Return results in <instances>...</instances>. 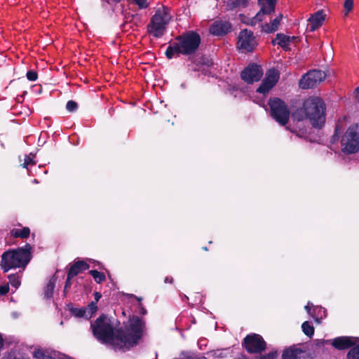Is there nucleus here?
Instances as JSON below:
<instances>
[{"mask_svg": "<svg viewBox=\"0 0 359 359\" xmlns=\"http://www.w3.org/2000/svg\"><path fill=\"white\" fill-rule=\"evenodd\" d=\"M93 336L102 344L114 350L127 351L137 344L142 336L144 323L138 317L130 318L124 330H115L111 320L106 316H100L91 323Z\"/></svg>", "mask_w": 359, "mask_h": 359, "instance_id": "obj_1", "label": "nucleus"}, {"mask_svg": "<svg viewBox=\"0 0 359 359\" xmlns=\"http://www.w3.org/2000/svg\"><path fill=\"white\" fill-rule=\"evenodd\" d=\"M292 117L298 121L309 119L313 127L320 128L325 122V103L319 97H309L293 113Z\"/></svg>", "mask_w": 359, "mask_h": 359, "instance_id": "obj_2", "label": "nucleus"}, {"mask_svg": "<svg viewBox=\"0 0 359 359\" xmlns=\"http://www.w3.org/2000/svg\"><path fill=\"white\" fill-rule=\"evenodd\" d=\"M31 249L30 245L26 244L24 248L5 252L1 261V266L4 272L13 268L25 267L29 262Z\"/></svg>", "mask_w": 359, "mask_h": 359, "instance_id": "obj_3", "label": "nucleus"}, {"mask_svg": "<svg viewBox=\"0 0 359 359\" xmlns=\"http://www.w3.org/2000/svg\"><path fill=\"white\" fill-rule=\"evenodd\" d=\"M171 18L172 15L169 8L162 7L157 9L148 25V32L156 38L162 36Z\"/></svg>", "mask_w": 359, "mask_h": 359, "instance_id": "obj_4", "label": "nucleus"}, {"mask_svg": "<svg viewBox=\"0 0 359 359\" xmlns=\"http://www.w3.org/2000/svg\"><path fill=\"white\" fill-rule=\"evenodd\" d=\"M271 116L280 125L287 124L290 117V110L287 104L278 97L270 98L269 100Z\"/></svg>", "mask_w": 359, "mask_h": 359, "instance_id": "obj_5", "label": "nucleus"}, {"mask_svg": "<svg viewBox=\"0 0 359 359\" xmlns=\"http://www.w3.org/2000/svg\"><path fill=\"white\" fill-rule=\"evenodd\" d=\"M180 53L183 55H190L196 51L200 43L201 37L197 33L189 31L177 39Z\"/></svg>", "mask_w": 359, "mask_h": 359, "instance_id": "obj_6", "label": "nucleus"}, {"mask_svg": "<svg viewBox=\"0 0 359 359\" xmlns=\"http://www.w3.org/2000/svg\"><path fill=\"white\" fill-rule=\"evenodd\" d=\"M341 150L344 153L353 154L359 150V125L351 126L341 140Z\"/></svg>", "mask_w": 359, "mask_h": 359, "instance_id": "obj_7", "label": "nucleus"}, {"mask_svg": "<svg viewBox=\"0 0 359 359\" xmlns=\"http://www.w3.org/2000/svg\"><path fill=\"white\" fill-rule=\"evenodd\" d=\"M326 77L324 72L313 69L304 74L299 81L302 89L312 88L319 85Z\"/></svg>", "mask_w": 359, "mask_h": 359, "instance_id": "obj_8", "label": "nucleus"}, {"mask_svg": "<svg viewBox=\"0 0 359 359\" xmlns=\"http://www.w3.org/2000/svg\"><path fill=\"white\" fill-rule=\"evenodd\" d=\"M244 346L249 353H260L265 350L266 342L259 334H251L244 339Z\"/></svg>", "mask_w": 359, "mask_h": 359, "instance_id": "obj_9", "label": "nucleus"}, {"mask_svg": "<svg viewBox=\"0 0 359 359\" xmlns=\"http://www.w3.org/2000/svg\"><path fill=\"white\" fill-rule=\"evenodd\" d=\"M259 4L261 6L260 11L257 15L248 20H243L247 25H255L258 22L262 21V16L266 14H269L274 11L276 0H258Z\"/></svg>", "mask_w": 359, "mask_h": 359, "instance_id": "obj_10", "label": "nucleus"}, {"mask_svg": "<svg viewBox=\"0 0 359 359\" xmlns=\"http://www.w3.org/2000/svg\"><path fill=\"white\" fill-rule=\"evenodd\" d=\"M257 46L255 37L253 32L244 29L242 30L238 36V46L244 51H252Z\"/></svg>", "mask_w": 359, "mask_h": 359, "instance_id": "obj_11", "label": "nucleus"}, {"mask_svg": "<svg viewBox=\"0 0 359 359\" xmlns=\"http://www.w3.org/2000/svg\"><path fill=\"white\" fill-rule=\"evenodd\" d=\"M279 79V74L275 69H270L266 73L265 79L262 82L257 92L265 95L276 85Z\"/></svg>", "mask_w": 359, "mask_h": 359, "instance_id": "obj_12", "label": "nucleus"}, {"mask_svg": "<svg viewBox=\"0 0 359 359\" xmlns=\"http://www.w3.org/2000/svg\"><path fill=\"white\" fill-rule=\"evenodd\" d=\"M263 75V72L260 66L251 64L249 65L241 72L242 79L248 83H252L260 80Z\"/></svg>", "mask_w": 359, "mask_h": 359, "instance_id": "obj_13", "label": "nucleus"}, {"mask_svg": "<svg viewBox=\"0 0 359 359\" xmlns=\"http://www.w3.org/2000/svg\"><path fill=\"white\" fill-rule=\"evenodd\" d=\"M231 25L229 22L217 20L210 27V32L215 36H222L231 32Z\"/></svg>", "mask_w": 359, "mask_h": 359, "instance_id": "obj_14", "label": "nucleus"}, {"mask_svg": "<svg viewBox=\"0 0 359 359\" xmlns=\"http://www.w3.org/2000/svg\"><path fill=\"white\" fill-rule=\"evenodd\" d=\"M357 339L351 337H339L334 339L332 345L337 349H345L355 345Z\"/></svg>", "mask_w": 359, "mask_h": 359, "instance_id": "obj_15", "label": "nucleus"}, {"mask_svg": "<svg viewBox=\"0 0 359 359\" xmlns=\"http://www.w3.org/2000/svg\"><path fill=\"white\" fill-rule=\"evenodd\" d=\"M88 264L83 261H79L74 264L69 269L67 274V280L65 285V289L69 285V280L74 276L78 275L80 272L88 269Z\"/></svg>", "mask_w": 359, "mask_h": 359, "instance_id": "obj_16", "label": "nucleus"}, {"mask_svg": "<svg viewBox=\"0 0 359 359\" xmlns=\"http://www.w3.org/2000/svg\"><path fill=\"white\" fill-rule=\"evenodd\" d=\"M97 306L95 302H91L87 307L82 309H74L72 312L76 317H83L86 319L90 318L97 311Z\"/></svg>", "mask_w": 359, "mask_h": 359, "instance_id": "obj_17", "label": "nucleus"}, {"mask_svg": "<svg viewBox=\"0 0 359 359\" xmlns=\"http://www.w3.org/2000/svg\"><path fill=\"white\" fill-rule=\"evenodd\" d=\"M297 39L296 36H289L283 34H277L274 40L272 41L273 45H278L285 50H290V45Z\"/></svg>", "mask_w": 359, "mask_h": 359, "instance_id": "obj_18", "label": "nucleus"}, {"mask_svg": "<svg viewBox=\"0 0 359 359\" xmlns=\"http://www.w3.org/2000/svg\"><path fill=\"white\" fill-rule=\"evenodd\" d=\"M325 15L321 11H318L314 14H313L309 18V24L308 25V27H309L310 31L313 32L320 26H321L323 21L325 20Z\"/></svg>", "mask_w": 359, "mask_h": 359, "instance_id": "obj_19", "label": "nucleus"}, {"mask_svg": "<svg viewBox=\"0 0 359 359\" xmlns=\"http://www.w3.org/2000/svg\"><path fill=\"white\" fill-rule=\"evenodd\" d=\"M57 352L44 350H37L34 352L36 359H57Z\"/></svg>", "mask_w": 359, "mask_h": 359, "instance_id": "obj_20", "label": "nucleus"}, {"mask_svg": "<svg viewBox=\"0 0 359 359\" xmlns=\"http://www.w3.org/2000/svg\"><path fill=\"white\" fill-rule=\"evenodd\" d=\"M282 18L283 15L280 14L271 23L264 25L263 26V30L267 33H271L276 31L278 28L280 22L282 20Z\"/></svg>", "mask_w": 359, "mask_h": 359, "instance_id": "obj_21", "label": "nucleus"}, {"mask_svg": "<svg viewBox=\"0 0 359 359\" xmlns=\"http://www.w3.org/2000/svg\"><path fill=\"white\" fill-rule=\"evenodd\" d=\"M302 351L298 348H290L283 354V359H299Z\"/></svg>", "mask_w": 359, "mask_h": 359, "instance_id": "obj_22", "label": "nucleus"}, {"mask_svg": "<svg viewBox=\"0 0 359 359\" xmlns=\"http://www.w3.org/2000/svg\"><path fill=\"white\" fill-rule=\"evenodd\" d=\"M226 4L227 9L233 10L234 8L247 6L248 0H227Z\"/></svg>", "mask_w": 359, "mask_h": 359, "instance_id": "obj_23", "label": "nucleus"}, {"mask_svg": "<svg viewBox=\"0 0 359 359\" xmlns=\"http://www.w3.org/2000/svg\"><path fill=\"white\" fill-rule=\"evenodd\" d=\"M55 278H50L45 288L44 294L46 298H50L53 296V290L55 288Z\"/></svg>", "mask_w": 359, "mask_h": 359, "instance_id": "obj_24", "label": "nucleus"}, {"mask_svg": "<svg viewBox=\"0 0 359 359\" xmlns=\"http://www.w3.org/2000/svg\"><path fill=\"white\" fill-rule=\"evenodd\" d=\"M14 237L27 238L30 233V230L28 227H25L22 229H15L11 231Z\"/></svg>", "mask_w": 359, "mask_h": 359, "instance_id": "obj_25", "label": "nucleus"}, {"mask_svg": "<svg viewBox=\"0 0 359 359\" xmlns=\"http://www.w3.org/2000/svg\"><path fill=\"white\" fill-rule=\"evenodd\" d=\"M175 53H180V48L176 43H174L172 45L169 46L166 50L165 55L168 59H171Z\"/></svg>", "mask_w": 359, "mask_h": 359, "instance_id": "obj_26", "label": "nucleus"}, {"mask_svg": "<svg viewBox=\"0 0 359 359\" xmlns=\"http://www.w3.org/2000/svg\"><path fill=\"white\" fill-rule=\"evenodd\" d=\"M35 155L30 153L29 155H26L24 158V163L22 164L23 168L29 169V165H34L36 162L34 161Z\"/></svg>", "mask_w": 359, "mask_h": 359, "instance_id": "obj_27", "label": "nucleus"}, {"mask_svg": "<svg viewBox=\"0 0 359 359\" xmlns=\"http://www.w3.org/2000/svg\"><path fill=\"white\" fill-rule=\"evenodd\" d=\"M302 328L304 333L308 337H311L313 335L314 328L311 325H310V323L308 321H305L304 323H303Z\"/></svg>", "mask_w": 359, "mask_h": 359, "instance_id": "obj_28", "label": "nucleus"}, {"mask_svg": "<svg viewBox=\"0 0 359 359\" xmlns=\"http://www.w3.org/2000/svg\"><path fill=\"white\" fill-rule=\"evenodd\" d=\"M89 273L94 278L97 283H100L105 280L104 274L96 270H91L89 271Z\"/></svg>", "mask_w": 359, "mask_h": 359, "instance_id": "obj_29", "label": "nucleus"}, {"mask_svg": "<svg viewBox=\"0 0 359 359\" xmlns=\"http://www.w3.org/2000/svg\"><path fill=\"white\" fill-rule=\"evenodd\" d=\"M348 359H359V344L352 348L347 354Z\"/></svg>", "mask_w": 359, "mask_h": 359, "instance_id": "obj_30", "label": "nucleus"}, {"mask_svg": "<svg viewBox=\"0 0 359 359\" xmlns=\"http://www.w3.org/2000/svg\"><path fill=\"white\" fill-rule=\"evenodd\" d=\"M9 283L11 285L15 288H18L20 285V281L19 280V277L15 274H12L8 276Z\"/></svg>", "mask_w": 359, "mask_h": 359, "instance_id": "obj_31", "label": "nucleus"}, {"mask_svg": "<svg viewBox=\"0 0 359 359\" xmlns=\"http://www.w3.org/2000/svg\"><path fill=\"white\" fill-rule=\"evenodd\" d=\"M77 107V103L73 100L68 101L66 105V109L70 112L75 111Z\"/></svg>", "mask_w": 359, "mask_h": 359, "instance_id": "obj_32", "label": "nucleus"}, {"mask_svg": "<svg viewBox=\"0 0 359 359\" xmlns=\"http://www.w3.org/2000/svg\"><path fill=\"white\" fill-rule=\"evenodd\" d=\"M137 4L140 9L146 8L148 7L149 4L147 0H132Z\"/></svg>", "mask_w": 359, "mask_h": 359, "instance_id": "obj_33", "label": "nucleus"}, {"mask_svg": "<svg viewBox=\"0 0 359 359\" xmlns=\"http://www.w3.org/2000/svg\"><path fill=\"white\" fill-rule=\"evenodd\" d=\"M344 8L346 10L347 13L351 11L353 6V0H346L344 2Z\"/></svg>", "mask_w": 359, "mask_h": 359, "instance_id": "obj_34", "label": "nucleus"}, {"mask_svg": "<svg viewBox=\"0 0 359 359\" xmlns=\"http://www.w3.org/2000/svg\"><path fill=\"white\" fill-rule=\"evenodd\" d=\"M27 78L32 81H34L37 79V74L34 71H29L27 73Z\"/></svg>", "mask_w": 359, "mask_h": 359, "instance_id": "obj_35", "label": "nucleus"}, {"mask_svg": "<svg viewBox=\"0 0 359 359\" xmlns=\"http://www.w3.org/2000/svg\"><path fill=\"white\" fill-rule=\"evenodd\" d=\"M276 353H270L260 358V359H276Z\"/></svg>", "mask_w": 359, "mask_h": 359, "instance_id": "obj_36", "label": "nucleus"}, {"mask_svg": "<svg viewBox=\"0 0 359 359\" xmlns=\"http://www.w3.org/2000/svg\"><path fill=\"white\" fill-rule=\"evenodd\" d=\"M9 287L8 285H4L0 286V294H5L8 292Z\"/></svg>", "mask_w": 359, "mask_h": 359, "instance_id": "obj_37", "label": "nucleus"}, {"mask_svg": "<svg viewBox=\"0 0 359 359\" xmlns=\"http://www.w3.org/2000/svg\"><path fill=\"white\" fill-rule=\"evenodd\" d=\"M94 296H95V301L93 302L95 303V304H97V302L100 300V299L101 298L102 295L100 292H95L94 294Z\"/></svg>", "mask_w": 359, "mask_h": 359, "instance_id": "obj_38", "label": "nucleus"}, {"mask_svg": "<svg viewBox=\"0 0 359 359\" xmlns=\"http://www.w3.org/2000/svg\"><path fill=\"white\" fill-rule=\"evenodd\" d=\"M310 304H311V306H313V304H311L310 302H309V303H308V304H307L306 306H305V307H304V308H305V309L307 311V312H308L309 314H311Z\"/></svg>", "mask_w": 359, "mask_h": 359, "instance_id": "obj_39", "label": "nucleus"}, {"mask_svg": "<svg viewBox=\"0 0 359 359\" xmlns=\"http://www.w3.org/2000/svg\"><path fill=\"white\" fill-rule=\"evenodd\" d=\"M164 281H165V283H172V281H173V278H171V277H170H170H166V278H165V280H164Z\"/></svg>", "mask_w": 359, "mask_h": 359, "instance_id": "obj_40", "label": "nucleus"}, {"mask_svg": "<svg viewBox=\"0 0 359 359\" xmlns=\"http://www.w3.org/2000/svg\"><path fill=\"white\" fill-rule=\"evenodd\" d=\"M121 0H107L108 4H117L120 2Z\"/></svg>", "mask_w": 359, "mask_h": 359, "instance_id": "obj_41", "label": "nucleus"}, {"mask_svg": "<svg viewBox=\"0 0 359 359\" xmlns=\"http://www.w3.org/2000/svg\"><path fill=\"white\" fill-rule=\"evenodd\" d=\"M304 134L305 133L304 131H300L299 133H298L297 135L299 137H304Z\"/></svg>", "mask_w": 359, "mask_h": 359, "instance_id": "obj_42", "label": "nucleus"}, {"mask_svg": "<svg viewBox=\"0 0 359 359\" xmlns=\"http://www.w3.org/2000/svg\"><path fill=\"white\" fill-rule=\"evenodd\" d=\"M356 97L359 102V87L356 90Z\"/></svg>", "mask_w": 359, "mask_h": 359, "instance_id": "obj_43", "label": "nucleus"}, {"mask_svg": "<svg viewBox=\"0 0 359 359\" xmlns=\"http://www.w3.org/2000/svg\"><path fill=\"white\" fill-rule=\"evenodd\" d=\"M141 313H142V314H143V315L146 314V313H147L146 309H144L143 307H141Z\"/></svg>", "mask_w": 359, "mask_h": 359, "instance_id": "obj_44", "label": "nucleus"}, {"mask_svg": "<svg viewBox=\"0 0 359 359\" xmlns=\"http://www.w3.org/2000/svg\"><path fill=\"white\" fill-rule=\"evenodd\" d=\"M135 298H136L139 302L142 301V298H141V297H135Z\"/></svg>", "mask_w": 359, "mask_h": 359, "instance_id": "obj_45", "label": "nucleus"}, {"mask_svg": "<svg viewBox=\"0 0 359 359\" xmlns=\"http://www.w3.org/2000/svg\"><path fill=\"white\" fill-rule=\"evenodd\" d=\"M33 182H34V183H38L36 180H34Z\"/></svg>", "mask_w": 359, "mask_h": 359, "instance_id": "obj_46", "label": "nucleus"}, {"mask_svg": "<svg viewBox=\"0 0 359 359\" xmlns=\"http://www.w3.org/2000/svg\"><path fill=\"white\" fill-rule=\"evenodd\" d=\"M203 250H207L208 249H207V248H206V247H204V248H203Z\"/></svg>", "mask_w": 359, "mask_h": 359, "instance_id": "obj_47", "label": "nucleus"}]
</instances>
